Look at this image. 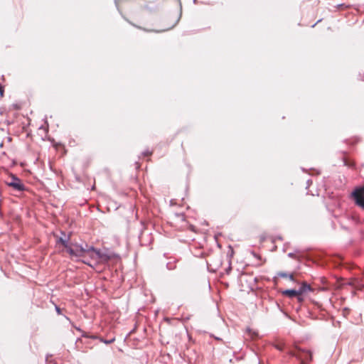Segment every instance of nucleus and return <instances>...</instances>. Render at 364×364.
Instances as JSON below:
<instances>
[{
    "label": "nucleus",
    "mask_w": 364,
    "mask_h": 364,
    "mask_svg": "<svg viewBox=\"0 0 364 364\" xmlns=\"http://www.w3.org/2000/svg\"><path fill=\"white\" fill-rule=\"evenodd\" d=\"M56 244L60 245L64 247V250L72 259H79L85 257L86 252H87V248L83 247L82 245L69 242V238L59 237L57 240Z\"/></svg>",
    "instance_id": "1"
},
{
    "label": "nucleus",
    "mask_w": 364,
    "mask_h": 364,
    "mask_svg": "<svg viewBox=\"0 0 364 364\" xmlns=\"http://www.w3.org/2000/svg\"><path fill=\"white\" fill-rule=\"evenodd\" d=\"M351 196L355 204L364 209V186L356 187L352 192Z\"/></svg>",
    "instance_id": "2"
},
{
    "label": "nucleus",
    "mask_w": 364,
    "mask_h": 364,
    "mask_svg": "<svg viewBox=\"0 0 364 364\" xmlns=\"http://www.w3.org/2000/svg\"><path fill=\"white\" fill-rule=\"evenodd\" d=\"M87 252H86V256H89L91 259L95 261V263H100L107 259L105 255H103L100 250H96L92 247L87 248Z\"/></svg>",
    "instance_id": "3"
},
{
    "label": "nucleus",
    "mask_w": 364,
    "mask_h": 364,
    "mask_svg": "<svg viewBox=\"0 0 364 364\" xmlns=\"http://www.w3.org/2000/svg\"><path fill=\"white\" fill-rule=\"evenodd\" d=\"M7 184L8 186L13 187L17 191H21L25 189V186L21 183V180L15 176H12V181L8 183Z\"/></svg>",
    "instance_id": "4"
},
{
    "label": "nucleus",
    "mask_w": 364,
    "mask_h": 364,
    "mask_svg": "<svg viewBox=\"0 0 364 364\" xmlns=\"http://www.w3.org/2000/svg\"><path fill=\"white\" fill-rule=\"evenodd\" d=\"M302 291L303 290L287 289V290L282 291V294L289 297H293V296L301 295Z\"/></svg>",
    "instance_id": "5"
},
{
    "label": "nucleus",
    "mask_w": 364,
    "mask_h": 364,
    "mask_svg": "<svg viewBox=\"0 0 364 364\" xmlns=\"http://www.w3.org/2000/svg\"><path fill=\"white\" fill-rule=\"evenodd\" d=\"M303 355H299V358L302 359L303 362L304 360H309L311 361L312 360V354L310 351H303Z\"/></svg>",
    "instance_id": "6"
},
{
    "label": "nucleus",
    "mask_w": 364,
    "mask_h": 364,
    "mask_svg": "<svg viewBox=\"0 0 364 364\" xmlns=\"http://www.w3.org/2000/svg\"><path fill=\"white\" fill-rule=\"evenodd\" d=\"M299 290H303L302 294L306 291H310L311 287L309 285L306 284V283L302 284L301 287L299 288Z\"/></svg>",
    "instance_id": "7"
},
{
    "label": "nucleus",
    "mask_w": 364,
    "mask_h": 364,
    "mask_svg": "<svg viewBox=\"0 0 364 364\" xmlns=\"http://www.w3.org/2000/svg\"><path fill=\"white\" fill-rule=\"evenodd\" d=\"M250 336L253 338L255 336H257V333L255 331H252L251 330H249Z\"/></svg>",
    "instance_id": "8"
},
{
    "label": "nucleus",
    "mask_w": 364,
    "mask_h": 364,
    "mask_svg": "<svg viewBox=\"0 0 364 364\" xmlns=\"http://www.w3.org/2000/svg\"><path fill=\"white\" fill-rule=\"evenodd\" d=\"M4 87L0 85V96L3 97L4 95Z\"/></svg>",
    "instance_id": "9"
},
{
    "label": "nucleus",
    "mask_w": 364,
    "mask_h": 364,
    "mask_svg": "<svg viewBox=\"0 0 364 364\" xmlns=\"http://www.w3.org/2000/svg\"><path fill=\"white\" fill-rule=\"evenodd\" d=\"M55 310H56V312L58 313V314H61V309H60V307H58V306H55Z\"/></svg>",
    "instance_id": "10"
},
{
    "label": "nucleus",
    "mask_w": 364,
    "mask_h": 364,
    "mask_svg": "<svg viewBox=\"0 0 364 364\" xmlns=\"http://www.w3.org/2000/svg\"><path fill=\"white\" fill-rule=\"evenodd\" d=\"M296 296H297L298 301L299 302H302L303 301V298L301 296V295Z\"/></svg>",
    "instance_id": "11"
},
{
    "label": "nucleus",
    "mask_w": 364,
    "mask_h": 364,
    "mask_svg": "<svg viewBox=\"0 0 364 364\" xmlns=\"http://www.w3.org/2000/svg\"><path fill=\"white\" fill-rule=\"evenodd\" d=\"M280 276H281V277H288V275H287V274H285V273H282V274H280Z\"/></svg>",
    "instance_id": "12"
},
{
    "label": "nucleus",
    "mask_w": 364,
    "mask_h": 364,
    "mask_svg": "<svg viewBox=\"0 0 364 364\" xmlns=\"http://www.w3.org/2000/svg\"><path fill=\"white\" fill-rule=\"evenodd\" d=\"M113 341H114V339H112L110 341H105V343H111Z\"/></svg>",
    "instance_id": "13"
},
{
    "label": "nucleus",
    "mask_w": 364,
    "mask_h": 364,
    "mask_svg": "<svg viewBox=\"0 0 364 364\" xmlns=\"http://www.w3.org/2000/svg\"><path fill=\"white\" fill-rule=\"evenodd\" d=\"M288 277H289V279H291V280H293V279H294V276H293V274H289Z\"/></svg>",
    "instance_id": "14"
},
{
    "label": "nucleus",
    "mask_w": 364,
    "mask_h": 364,
    "mask_svg": "<svg viewBox=\"0 0 364 364\" xmlns=\"http://www.w3.org/2000/svg\"><path fill=\"white\" fill-rule=\"evenodd\" d=\"M276 347H277V348H278V349H279V350H282V346H277Z\"/></svg>",
    "instance_id": "15"
}]
</instances>
